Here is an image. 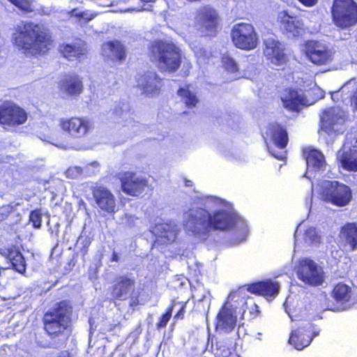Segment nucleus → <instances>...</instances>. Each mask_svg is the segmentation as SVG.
<instances>
[{
    "label": "nucleus",
    "mask_w": 357,
    "mask_h": 357,
    "mask_svg": "<svg viewBox=\"0 0 357 357\" xmlns=\"http://www.w3.org/2000/svg\"><path fill=\"white\" fill-rule=\"evenodd\" d=\"M188 1H190V2H197V1H201L202 0H187Z\"/></svg>",
    "instance_id": "51"
},
{
    "label": "nucleus",
    "mask_w": 357,
    "mask_h": 357,
    "mask_svg": "<svg viewBox=\"0 0 357 357\" xmlns=\"http://www.w3.org/2000/svg\"><path fill=\"white\" fill-rule=\"evenodd\" d=\"M338 161L344 170L357 172V140L348 148L344 145L338 157Z\"/></svg>",
    "instance_id": "27"
},
{
    "label": "nucleus",
    "mask_w": 357,
    "mask_h": 357,
    "mask_svg": "<svg viewBox=\"0 0 357 357\" xmlns=\"http://www.w3.org/2000/svg\"><path fill=\"white\" fill-rule=\"evenodd\" d=\"M271 154L277 159L278 160H282L284 157L282 155H278L277 153H274L273 151H271Z\"/></svg>",
    "instance_id": "48"
},
{
    "label": "nucleus",
    "mask_w": 357,
    "mask_h": 357,
    "mask_svg": "<svg viewBox=\"0 0 357 357\" xmlns=\"http://www.w3.org/2000/svg\"><path fill=\"white\" fill-rule=\"evenodd\" d=\"M297 274L301 280L312 286H319L324 282L323 273L312 259H303L300 260Z\"/></svg>",
    "instance_id": "14"
},
{
    "label": "nucleus",
    "mask_w": 357,
    "mask_h": 357,
    "mask_svg": "<svg viewBox=\"0 0 357 357\" xmlns=\"http://www.w3.org/2000/svg\"><path fill=\"white\" fill-rule=\"evenodd\" d=\"M187 301H182L179 303V304L181 305V307L174 316V319L175 321L182 320L184 319L185 310L187 307Z\"/></svg>",
    "instance_id": "41"
},
{
    "label": "nucleus",
    "mask_w": 357,
    "mask_h": 357,
    "mask_svg": "<svg viewBox=\"0 0 357 357\" xmlns=\"http://www.w3.org/2000/svg\"><path fill=\"white\" fill-rule=\"evenodd\" d=\"M185 214V229L197 236L208 234L211 230H229L238 220L236 213L226 209H218L211 213L202 207L191 208Z\"/></svg>",
    "instance_id": "1"
},
{
    "label": "nucleus",
    "mask_w": 357,
    "mask_h": 357,
    "mask_svg": "<svg viewBox=\"0 0 357 357\" xmlns=\"http://www.w3.org/2000/svg\"><path fill=\"white\" fill-rule=\"evenodd\" d=\"M277 22L282 34L288 38H297L302 34L303 23L296 15H291L287 10L278 13Z\"/></svg>",
    "instance_id": "15"
},
{
    "label": "nucleus",
    "mask_w": 357,
    "mask_h": 357,
    "mask_svg": "<svg viewBox=\"0 0 357 357\" xmlns=\"http://www.w3.org/2000/svg\"><path fill=\"white\" fill-rule=\"evenodd\" d=\"M237 316L235 308L229 301H225L220 308L216 317L215 327L216 331L225 333H231L236 326Z\"/></svg>",
    "instance_id": "16"
},
{
    "label": "nucleus",
    "mask_w": 357,
    "mask_h": 357,
    "mask_svg": "<svg viewBox=\"0 0 357 357\" xmlns=\"http://www.w3.org/2000/svg\"><path fill=\"white\" fill-rule=\"evenodd\" d=\"M59 87L67 94L77 96L83 91L82 78L77 74H65L59 81Z\"/></svg>",
    "instance_id": "25"
},
{
    "label": "nucleus",
    "mask_w": 357,
    "mask_h": 357,
    "mask_svg": "<svg viewBox=\"0 0 357 357\" xmlns=\"http://www.w3.org/2000/svg\"><path fill=\"white\" fill-rule=\"evenodd\" d=\"M222 65L223 68L230 73H236L238 72V64L236 61L229 55H223L222 56Z\"/></svg>",
    "instance_id": "36"
},
{
    "label": "nucleus",
    "mask_w": 357,
    "mask_h": 357,
    "mask_svg": "<svg viewBox=\"0 0 357 357\" xmlns=\"http://www.w3.org/2000/svg\"><path fill=\"white\" fill-rule=\"evenodd\" d=\"M344 117L340 114V111L335 107H329L323 112L320 117V127L327 134H331L336 130V127L343 124Z\"/></svg>",
    "instance_id": "23"
},
{
    "label": "nucleus",
    "mask_w": 357,
    "mask_h": 357,
    "mask_svg": "<svg viewBox=\"0 0 357 357\" xmlns=\"http://www.w3.org/2000/svg\"><path fill=\"white\" fill-rule=\"evenodd\" d=\"M319 195L324 202L337 207L347 206L353 199L351 188L337 181H324L320 185Z\"/></svg>",
    "instance_id": "5"
},
{
    "label": "nucleus",
    "mask_w": 357,
    "mask_h": 357,
    "mask_svg": "<svg viewBox=\"0 0 357 357\" xmlns=\"http://www.w3.org/2000/svg\"><path fill=\"white\" fill-rule=\"evenodd\" d=\"M189 85L184 87H180L177 91V94L181 97L185 105L188 108H194L199 102V99L196 94L191 91Z\"/></svg>",
    "instance_id": "33"
},
{
    "label": "nucleus",
    "mask_w": 357,
    "mask_h": 357,
    "mask_svg": "<svg viewBox=\"0 0 357 357\" xmlns=\"http://www.w3.org/2000/svg\"><path fill=\"white\" fill-rule=\"evenodd\" d=\"M108 51L111 53V56L119 62L125 61L126 58V50L123 44L118 40H109L103 44Z\"/></svg>",
    "instance_id": "31"
},
{
    "label": "nucleus",
    "mask_w": 357,
    "mask_h": 357,
    "mask_svg": "<svg viewBox=\"0 0 357 357\" xmlns=\"http://www.w3.org/2000/svg\"><path fill=\"white\" fill-rule=\"evenodd\" d=\"M56 357H72L70 353L68 351H61Z\"/></svg>",
    "instance_id": "45"
},
{
    "label": "nucleus",
    "mask_w": 357,
    "mask_h": 357,
    "mask_svg": "<svg viewBox=\"0 0 357 357\" xmlns=\"http://www.w3.org/2000/svg\"><path fill=\"white\" fill-rule=\"evenodd\" d=\"M59 52L63 57L70 61L80 59L85 54L84 50L82 47L71 44L61 45Z\"/></svg>",
    "instance_id": "32"
},
{
    "label": "nucleus",
    "mask_w": 357,
    "mask_h": 357,
    "mask_svg": "<svg viewBox=\"0 0 357 357\" xmlns=\"http://www.w3.org/2000/svg\"><path fill=\"white\" fill-rule=\"evenodd\" d=\"M73 307L67 301L57 302L43 316L45 333L51 339H56L70 331L72 328Z\"/></svg>",
    "instance_id": "4"
},
{
    "label": "nucleus",
    "mask_w": 357,
    "mask_h": 357,
    "mask_svg": "<svg viewBox=\"0 0 357 357\" xmlns=\"http://www.w3.org/2000/svg\"><path fill=\"white\" fill-rule=\"evenodd\" d=\"M284 51V46L278 40L274 38L264 39L263 53L273 64L282 66L287 63L288 56Z\"/></svg>",
    "instance_id": "17"
},
{
    "label": "nucleus",
    "mask_w": 357,
    "mask_h": 357,
    "mask_svg": "<svg viewBox=\"0 0 357 357\" xmlns=\"http://www.w3.org/2000/svg\"><path fill=\"white\" fill-rule=\"evenodd\" d=\"M305 54L312 63L323 66L330 63L333 55L328 47L319 40H309L304 43Z\"/></svg>",
    "instance_id": "13"
},
{
    "label": "nucleus",
    "mask_w": 357,
    "mask_h": 357,
    "mask_svg": "<svg viewBox=\"0 0 357 357\" xmlns=\"http://www.w3.org/2000/svg\"><path fill=\"white\" fill-rule=\"evenodd\" d=\"M319 333L320 328L317 325L310 320H304L300 326L291 332L289 343L296 349L302 350L308 347Z\"/></svg>",
    "instance_id": "12"
},
{
    "label": "nucleus",
    "mask_w": 357,
    "mask_h": 357,
    "mask_svg": "<svg viewBox=\"0 0 357 357\" xmlns=\"http://www.w3.org/2000/svg\"><path fill=\"white\" fill-rule=\"evenodd\" d=\"M22 11L30 13L33 11L31 3L29 0H8Z\"/></svg>",
    "instance_id": "38"
},
{
    "label": "nucleus",
    "mask_w": 357,
    "mask_h": 357,
    "mask_svg": "<svg viewBox=\"0 0 357 357\" xmlns=\"http://www.w3.org/2000/svg\"><path fill=\"white\" fill-rule=\"evenodd\" d=\"M340 234L346 244L349 245L351 250L357 249V223L347 222L340 230Z\"/></svg>",
    "instance_id": "30"
},
{
    "label": "nucleus",
    "mask_w": 357,
    "mask_h": 357,
    "mask_svg": "<svg viewBox=\"0 0 357 357\" xmlns=\"http://www.w3.org/2000/svg\"><path fill=\"white\" fill-rule=\"evenodd\" d=\"M137 86L147 96H158L163 86L162 79L154 71H146L136 78Z\"/></svg>",
    "instance_id": "18"
},
{
    "label": "nucleus",
    "mask_w": 357,
    "mask_h": 357,
    "mask_svg": "<svg viewBox=\"0 0 357 357\" xmlns=\"http://www.w3.org/2000/svg\"><path fill=\"white\" fill-rule=\"evenodd\" d=\"M84 13H79V17H84Z\"/></svg>",
    "instance_id": "52"
},
{
    "label": "nucleus",
    "mask_w": 357,
    "mask_h": 357,
    "mask_svg": "<svg viewBox=\"0 0 357 357\" xmlns=\"http://www.w3.org/2000/svg\"><path fill=\"white\" fill-rule=\"evenodd\" d=\"M28 114L24 109L11 100L0 105V125L3 128H15L26 123Z\"/></svg>",
    "instance_id": "11"
},
{
    "label": "nucleus",
    "mask_w": 357,
    "mask_h": 357,
    "mask_svg": "<svg viewBox=\"0 0 357 357\" xmlns=\"http://www.w3.org/2000/svg\"><path fill=\"white\" fill-rule=\"evenodd\" d=\"M82 170L80 167H69L66 171V176L68 178L75 179L82 174Z\"/></svg>",
    "instance_id": "40"
},
{
    "label": "nucleus",
    "mask_w": 357,
    "mask_h": 357,
    "mask_svg": "<svg viewBox=\"0 0 357 357\" xmlns=\"http://www.w3.org/2000/svg\"><path fill=\"white\" fill-rule=\"evenodd\" d=\"M230 38L234 47L241 50H253L259 44L258 33L251 23L238 22L233 25Z\"/></svg>",
    "instance_id": "8"
},
{
    "label": "nucleus",
    "mask_w": 357,
    "mask_h": 357,
    "mask_svg": "<svg viewBox=\"0 0 357 357\" xmlns=\"http://www.w3.org/2000/svg\"><path fill=\"white\" fill-rule=\"evenodd\" d=\"M247 290L251 294L268 298L278 292L279 285L271 280L257 281L249 284Z\"/></svg>",
    "instance_id": "26"
},
{
    "label": "nucleus",
    "mask_w": 357,
    "mask_h": 357,
    "mask_svg": "<svg viewBox=\"0 0 357 357\" xmlns=\"http://www.w3.org/2000/svg\"><path fill=\"white\" fill-rule=\"evenodd\" d=\"M135 280L128 275L116 277L109 288L113 301H125L129 298V307H135L142 304L141 293L136 291Z\"/></svg>",
    "instance_id": "6"
},
{
    "label": "nucleus",
    "mask_w": 357,
    "mask_h": 357,
    "mask_svg": "<svg viewBox=\"0 0 357 357\" xmlns=\"http://www.w3.org/2000/svg\"><path fill=\"white\" fill-rule=\"evenodd\" d=\"M0 255L5 257L15 271L24 275L26 271V263L20 245L15 243L0 248Z\"/></svg>",
    "instance_id": "19"
},
{
    "label": "nucleus",
    "mask_w": 357,
    "mask_h": 357,
    "mask_svg": "<svg viewBox=\"0 0 357 357\" xmlns=\"http://www.w3.org/2000/svg\"><path fill=\"white\" fill-rule=\"evenodd\" d=\"M147 56L160 72L174 73L181 67L182 53L174 43L162 39L151 41L148 46Z\"/></svg>",
    "instance_id": "3"
},
{
    "label": "nucleus",
    "mask_w": 357,
    "mask_h": 357,
    "mask_svg": "<svg viewBox=\"0 0 357 357\" xmlns=\"http://www.w3.org/2000/svg\"><path fill=\"white\" fill-rule=\"evenodd\" d=\"M283 107L289 111L298 112L301 107L305 105V98L300 90L294 88H286L280 97Z\"/></svg>",
    "instance_id": "24"
},
{
    "label": "nucleus",
    "mask_w": 357,
    "mask_h": 357,
    "mask_svg": "<svg viewBox=\"0 0 357 357\" xmlns=\"http://www.w3.org/2000/svg\"><path fill=\"white\" fill-rule=\"evenodd\" d=\"M13 211L14 207L10 204L0 206V222L6 220Z\"/></svg>",
    "instance_id": "39"
},
{
    "label": "nucleus",
    "mask_w": 357,
    "mask_h": 357,
    "mask_svg": "<svg viewBox=\"0 0 357 357\" xmlns=\"http://www.w3.org/2000/svg\"><path fill=\"white\" fill-rule=\"evenodd\" d=\"M299 3H301L303 6L305 7H313L314 6L318 0H298Z\"/></svg>",
    "instance_id": "43"
},
{
    "label": "nucleus",
    "mask_w": 357,
    "mask_h": 357,
    "mask_svg": "<svg viewBox=\"0 0 357 357\" xmlns=\"http://www.w3.org/2000/svg\"><path fill=\"white\" fill-rule=\"evenodd\" d=\"M238 293L237 291L232 292L229 294V297L231 298H234L236 296H238Z\"/></svg>",
    "instance_id": "49"
},
{
    "label": "nucleus",
    "mask_w": 357,
    "mask_h": 357,
    "mask_svg": "<svg viewBox=\"0 0 357 357\" xmlns=\"http://www.w3.org/2000/svg\"><path fill=\"white\" fill-rule=\"evenodd\" d=\"M59 126L62 131L73 139H79L86 136L93 128L92 122L85 116H72L61 118Z\"/></svg>",
    "instance_id": "10"
},
{
    "label": "nucleus",
    "mask_w": 357,
    "mask_h": 357,
    "mask_svg": "<svg viewBox=\"0 0 357 357\" xmlns=\"http://www.w3.org/2000/svg\"><path fill=\"white\" fill-rule=\"evenodd\" d=\"M303 154L308 167L314 170L324 169L326 160L324 154L319 150L311 148L303 149Z\"/></svg>",
    "instance_id": "29"
},
{
    "label": "nucleus",
    "mask_w": 357,
    "mask_h": 357,
    "mask_svg": "<svg viewBox=\"0 0 357 357\" xmlns=\"http://www.w3.org/2000/svg\"><path fill=\"white\" fill-rule=\"evenodd\" d=\"M331 296L336 303L344 305L351 301L353 291L351 287L347 284L339 282L333 286Z\"/></svg>",
    "instance_id": "28"
},
{
    "label": "nucleus",
    "mask_w": 357,
    "mask_h": 357,
    "mask_svg": "<svg viewBox=\"0 0 357 357\" xmlns=\"http://www.w3.org/2000/svg\"><path fill=\"white\" fill-rule=\"evenodd\" d=\"M13 44L26 54L43 55L47 54L52 47V34L44 24L23 22L15 30Z\"/></svg>",
    "instance_id": "2"
},
{
    "label": "nucleus",
    "mask_w": 357,
    "mask_h": 357,
    "mask_svg": "<svg viewBox=\"0 0 357 357\" xmlns=\"http://www.w3.org/2000/svg\"><path fill=\"white\" fill-rule=\"evenodd\" d=\"M140 1L144 3H152V2H154L155 0H140Z\"/></svg>",
    "instance_id": "50"
},
{
    "label": "nucleus",
    "mask_w": 357,
    "mask_h": 357,
    "mask_svg": "<svg viewBox=\"0 0 357 357\" xmlns=\"http://www.w3.org/2000/svg\"><path fill=\"white\" fill-rule=\"evenodd\" d=\"M29 222L31 223L32 227L35 229H39L42 225V214L40 209H34L29 213Z\"/></svg>",
    "instance_id": "37"
},
{
    "label": "nucleus",
    "mask_w": 357,
    "mask_h": 357,
    "mask_svg": "<svg viewBox=\"0 0 357 357\" xmlns=\"http://www.w3.org/2000/svg\"><path fill=\"white\" fill-rule=\"evenodd\" d=\"M265 135V140L268 139L279 149H285L289 143L287 128L278 122L269 123L266 126Z\"/></svg>",
    "instance_id": "21"
},
{
    "label": "nucleus",
    "mask_w": 357,
    "mask_h": 357,
    "mask_svg": "<svg viewBox=\"0 0 357 357\" xmlns=\"http://www.w3.org/2000/svg\"><path fill=\"white\" fill-rule=\"evenodd\" d=\"M349 101L353 107V110L357 111V88L352 92Z\"/></svg>",
    "instance_id": "42"
},
{
    "label": "nucleus",
    "mask_w": 357,
    "mask_h": 357,
    "mask_svg": "<svg viewBox=\"0 0 357 357\" xmlns=\"http://www.w3.org/2000/svg\"><path fill=\"white\" fill-rule=\"evenodd\" d=\"M205 35L208 37L215 36L218 31L219 16L215 9L202 7L199 12Z\"/></svg>",
    "instance_id": "22"
},
{
    "label": "nucleus",
    "mask_w": 357,
    "mask_h": 357,
    "mask_svg": "<svg viewBox=\"0 0 357 357\" xmlns=\"http://www.w3.org/2000/svg\"><path fill=\"white\" fill-rule=\"evenodd\" d=\"M110 261L112 262H117L119 261V256L118 254L116 252H113Z\"/></svg>",
    "instance_id": "46"
},
{
    "label": "nucleus",
    "mask_w": 357,
    "mask_h": 357,
    "mask_svg": "<svg viewBox=\"0 0 357 357\" xmlns=\"http://www.w3.org/2000/svg\"><path fill=\"white\" fill-rule=\"evenodd\" d=\"M333 25L341 30L357 24V2L355 0H333L331 9Z\"/></svg>",
    "instance_id": "7"
},
{
    "label": "nucleus",
    "mask_w": 357,
    "mask_h": 357,
    "mask_svg": "<svg viewBox=\"0 0 357 357\" xmlns=\"http://www.w3.org/2000/svg\"><path fill=\"white\" fill-rule=\"evenodd\" d=\"M176 302L172 301L171 303L167 306L165 312L159 317L158 322L156 323V328L158 330L165 328L168 322L172 316V312Z\"/></svg>",
    "instance_id": "34"
},
{
    "label": "nucleus",
    "mask_w": 357,
    "mask_h": 357,
    "mask_svg": "<svg viewBox=\"0 0 357 357\" xmlns=\"http://www.w3.org/2000/svg\"><path fill=\"white\" fill-rule=\"evenodd\" d=\"M116 178L120 182L121 191L131 197H139L150 185L146 177L137 176L133 171L120 172Z\"/></svg>",
    "instance_id": "9"
},
{
    "label": "nucleus",
    "mask_w": 357,
    "mask_h": 357,
    "mask_svg": "<svg viewBox=\"0 0 357 357\" xmlns=\"http://www.w3.org/2000/svg\"><path fill=\"white\" fill-rule=\"evenodd\" d=\"M211 347L215 357H228L231 354L230 349L224 345L222 342H212Z\"/></svg>",
    "instance_id": "35"
},
{
    "label": "nucleus",
    "mask_w": 357,
    "mask_h": 357,
    "mask_svg": "<svg viewBox=\"0 0 357 357\" xmlns=\"http://www.w3.org/2000/svg\"><path fill=\"white\" fill-rule=\"evenodd\" d=\"M120 326H121V322H118L117 324H111L108 328V331H109V332L113 331L116 329V327H120Z\"/></svg>",
    "instance_id": "47"
},
{
    "label": "nucleus",
    "mask_w": 357,
    "mask_h": 357,
    "mask_svg": "<svg viewBox=\"0 0 357 357\" xmlns=\"http://www.w3.org/2000/svg\"><path fill=\"white\" fill-rule=\"evenodd\" d=\"M93 197L99 208L109 214L116 211V198L106 187L98 185L91 189Z\"/></svg>",
    "instance_id": "20"
},
{
    "label": "nucleus",
    "mask_w": 357,
    "mask_h": 357,
    "mask_svg": "<svg viewBox=\"0 0 357 357\" xmlns=\"http://www.w3.org/2000/svg\"><path fill=\"white\" fill-rule=\"evenodd\" d=\"M299 3H301L303 6L305 7H313L314 6L318 0H298Z\"/></svg>",
    "instance_id": "44"
}]
</instances>
